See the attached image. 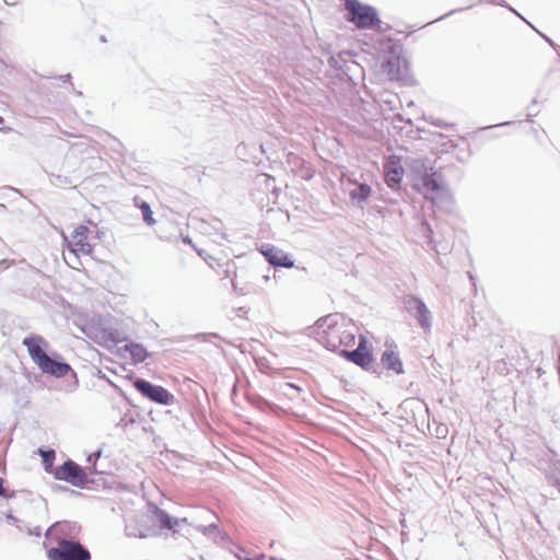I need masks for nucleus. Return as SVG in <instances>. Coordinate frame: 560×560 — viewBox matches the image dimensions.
<instances>
[{"instance_id":"1","label":"nucleus","mask_w":560,"mask_h":560,"mask_svg":"<svg viewBox=\"0 0 560 560\" xmlns=\"http://www.w3.org/2000/svg\"><path fill=\"white\" fill-rule=\"evenodd\" d=\"M357 325L341 315L319 318L314 326V335L319 343L330 351H339L350 362L365 369L373 362L372 351L364 336L359 337Z\"/></svg>"},{"instance_id":"2","label":"nucleus","mask_w":560,"mask_h":560,"mask_svg":"<svg viewBox=\"0 0 560 560\" xmlns=\"http://www.w3.org/2000/svg\"><path fill=\"white\" fill-rule=\"evenodd\" d=\"M178 524V520H173L163 510L158 506H151L133 518L127 525V530L129 536L148 538L155 536L162 528L174 529Z\"/></svg>"},{"instance_id":"3","label":"nucleus","mask_w":560,"mask_h":560,"mask_svg":"<svg viewBox=\"0 0 560 560\" xmlns=\"http://www.w3.org/2000/svg\"><path fill=\"white\" fill-rule=\"evenodd\" d=\"M23 345L27 348V352L33 362L44 374L60 378L67 376L69 372L72 371L68 363L56 361L47 355L43 348L44 346H47V343L43 337H26L23 339Z\"/></svg>"},{"instance_id":"4","label":"nucleus","mask_w":560,"mask_h":560,"mask_svg":"<svg viewBox=\"0 0 560 560\" xmlns=\"http://www.w3.org/2000/svg\"><path fill=\"white\" fill-rule=\"evenodd\" d=\"M100 233L97 225L91 223V226L84 224L77 226L71 233L70 240L63 235L69 253L74 256V261H67L71 268L79 269V267L82 266L79 259L80 256L93 255L95 246L93 241L100 238Z\"/></svg>"},{"instance_id":"5","label":"nucleus","mask_w":560,"mask_h":560,"mask_svg":"<svg viewBox=\"0 0 560 560\" xmlns=\"http://www.w3.org/2000/svg\"><path fill=\"white\" fill-rule=\"evenodd\" d=\"M48 560H91L90 551L79 541L57 538L55 545L47 548Z\"/></svg>"},{"instance_id":"6","label":"nucleus","mask_w":560,"mask_h":560,"mask_svg":"<svg viewBox=\"0 0 560 560\" xmlns=\"http://www.w3.org/2000/svg\"><path fill=\"white\" fill-rule=\"evenodd\" d=\"M345 7L349 13L348 21L358 28H372L380 23L375 9L370 5L358 0H346Z\"/></svg>"},{"instance_id":"7","label":"nucleus","mask_w":560,"mask_h":560,"mask_svg":"<svg viewBox=\"0 0 560 560\" xmlns=\"http://www.w3.org/2000/svg\"><path fill=\"white\" fill-rule=\"evenodd\" d=\"M54 476L58 480L66 481L74 487H84L88 482V475L85 471L73 460L69 459L59 466Z\"/></svg>"},{"instance_id":"8","label":"nucleus","mask_w":560,"mask_h":560,"mask_svg":"<svg viewBox=\"0 0 560 560\" xmlns=\"http://www.w3.org/2000/svg\"><path fill=\"white\" fill-rule=\"evenodd\" d=\"M133 386L143 397L154 402L161 405H170L173 402L174 396L163 386L153 385L142 378L136 380Z\"/></svg>"},{"instance_id":"9","label":"nucleus","mask_w":560,"mask_h":560,"mask_svg":"<svg viewBox=\"0 0 560 560\" xmlns=\"http://www.w3.org/2000/svg\"><path fill=\"white\" fill-rule=\"evenodd\" d=\"M405 170L401 165V160L397 155L388 156L384 164L385 182L389 188H396L400 185L404 177Z\"/></svg>"},{"instance_id":"10","label":"nucleus","mask_w":560,"mask_h":560,"mask_svg":"<svg viewBox=\"0 0 560 560\" xmlns=\"http://www.w3.org/2000/svg\"><path fill=\"white\" fill-rule=\"evenodd\" d=\"M260 253L272 266L284 268H292L294 266L293 260L290 258L288 254L272 245L262 246Z\"/></svg>"},{"instance_id":"11","label":"nucleus","mask_w":560,"mask_h":560,"mask_svg":"<svg viewBox=\"0 0 560 560\" xmlns=\"http://www.w3.org/2000/svg\"><path fill=\"white\" fill-rule=\"evenodd\" d=\"M410 302L415 305V316L419 323V325L425 329L430 330L431 327V313L428 310L427 305L418 298H411Z\"/></svg>"},{"instance_id":"12","label":"nucleus","mask_w":560,"mask_h":560,"mask_svg":"<svg viewBox=\"0 0 560 560\" xmlns=\"http://www.w3.org/2000/svg\"><path fill=\"white\" fill-rule=\"evenodd\" d=\"M381 364L384 369L392 371L396 374L404 373V365L397 352L394 350H386L381 357Z\"/></svg>"},{"instance_id":"13","label":"nucleus","mask_w":560,"mask_h":560,"mask_svg":"<svg viewBox=\"0 0 560 560\" xmlns=\"http://www.w3.org/2000/svg\"><path fill=\"white\" fill-rule=\"evenodd\" d=\"M440 190L439 182L433 177V175H424L422 177V191L425 198L433 199L435 194Z\"/></svg>"},{"instance_id":"14","label":"nucleus","mask_w":560,"mask_h":560,"mask_svg":"<svg viewBox=\"0 0 560 560\" xmlns=\"http://www.w3.org/2000/svg\"><path fill=\"white\" fill-rule=\"evenodd\" d=\"M371 187L368 184H359L358 187L350 191V198L353 201H365L371 196Z\"/></svg>"},{"instance_id":"15","label":"nucleus","mask_w":560,"mask_h":560,"mask_svg":"<svg viewBox=\"0 0 560 560\" xmlns=\"http://www.w3.org/2000/svg\"><path fill=\"white\" fill-rule=\"evenodd\" d=\"M399 65V58L389 59L384 65V72L388 75L389 80H398L400 78Z\"/></svg>"},{"instance_id":"16","label":"nucleus","mask_w":560,"mask_h":560,"mask_svg":"<svg viewBox=\"0 0 560 560\" xmlns=\"http://www.w3.org/2000/svg\"><path fill=\"white\" fill-rule=\"evenodd\" d=\"M135 203L141 210V213H142V217H143V221L148 225H151V226L154 225L156 223V220L153 218V212L151 210L150 205L147 203L145 201H140L139 202L138 198H135Z\"/></svg>"},{"instance_id":"17","label":"nucleus","mask_w":560,"mask_h":560,"mask_svg":"<svg viewBox=\"0 0 560 560\" xmlns=\"http://www.w3.org/2000/svg\"><path fill=\"white\" fill-rule=\"evenodd\" d=\"M127 348L130 351L132 358L137 362H142L147 359V351L144 350L143 347H141L139 345H131L130 347H127Z\"/></svg>"},{"instance_id":"18","label":"nucleus","mask_w":560,"mask_h":560,"mask_svg":"<svg viewBox=\"0 0 560 560\" xmlns=\"http://www.w3.org/2000/svg\"><path fill=\"white\" fill-rule=\"evenodd\" d=\"M40 455L43 457V463L45 464V467L46 469L48 470L49 468H51L52 466V463L55 460V451L50 450V451H43L40 450Z\"/></svg>"},{"instance_id":"19","label":"nucleus","mask_w":560,"mask_h":560,"mask_svg":"<svg viewBox=\"0 0 560 560\" xmlns=\"http://www.w3.org/2000/svg\"><path fill=\"white\" fill-rule=\"evenodd\" d=\"M3 479L0 477V497H7L5 489L3 487Z\"/></svg>"},{"instance_id":"20","label":"nucleus","mask_w":560,"mask_h":560,"mask_svg":"<svg viewBox=\"0 0 560 560\" xmlns=\"http://www.w3.org/2000/svg\"><path fill=\"white\" fill-rule=\"evenodd\" d=\"M285 386H287V387H290V388H294V389H296V390H300V388H299L298 386H295V385H293V384H291V383H287V384H285Z\"/></svg>"}]
</instances>
